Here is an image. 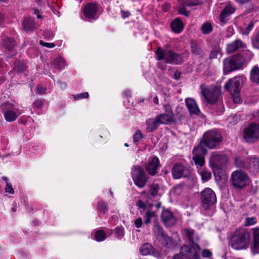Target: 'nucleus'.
<instances>
[{
  "label": "nucleus",
  "instance_id": "8fccbe9b",
  "mask_svg": "<svg viewBox=\"0 0 259 259\" xmlns=\"http://www.w3.org/2000/svg\"><path fill=\"white\" fill-rule=\"evenodd\" d=\"M159 189V187L158 184L152 185L150 188V194L153 196H156Z\"/></svg>",
  "mask_w": 259,
  "mask_h": 259
},
{
  "label": "nucleus",
  "instance_id": "58836bf2",
  "mask_svg": "<svg viewBox=\"0 0 259 259\" xmlns=\"http://www.w3.org/2000/svg\"><path fill=\"white\" fill-rule=\"evenodd\" d=\"M159 240H162L163 243L166 245L168 247L173 246L174 243L172 238L165 234Z\"/></svg>",
  "mask_w": 259,
  "mask_h": 259
},
{
  "label": "nucleus",
  "instance_id": "09e8293b",
  "mask_svg": "<svg viewBox=\"0 0 259 259\" xmlns=\"http://www.w3.org/2000/svg\"><path fill=\"white\" fill-rule=\"evenodd\" d=\"M143 138V135L141 132L138 130L136 131L133 136V140L135 143H137L140 141Z\"/></svg>",
  "mask_w": 259,
  "mask_h": 259
},
{
  "label": "nucleus",
  "instance_id": "cd10ccee",
  "mask_svg": "<svg viewBox=\"0 0 259 259\" xmlns=\"http://www.w3.org/2000/svg\"><path fill=\"white\" fill-rule=\"evenodd\" d=\"M153 246L150 244L146 243L141 246L140 252L143 255H147L153 253Z\"/></svg>",
  "mask_w": 259,
  "mask_h": 259
},
{
  "label": "nucleus",
  "instance_id": "603ef678",
  "mask_svg": "<svg viewBox=\"0 0 259 259\" xmlns=\"http://www.w3.org/2000/svg\"><path fill=\"white\" fill-rule=\"evenodd\" d=\"M254 26L253 23L252 22H250L248 25L245 27V28L242 31V33L243 34L247 35L248 34L250 30L252 29Z\"/></svg>",
  "mask_w": 259,
  "mask_h": 259
},
{
  "label": "nucleus",
  "instance_id": "e433bc0d",
  "mask_svg": "<svg viewBox=\"0 0 259 259\" xmlns=\"http://www.w3.org/2000/svg\"><path fill=\"white\" fill-rule=\"evenodd\" d=\"M201 30L204 34H209L212 31V26L209 23H205L201 26Z\"/></svg>",
  "mask_w": 259,
  "mask_h": 259
},
{
  "label": "nucleus",
  "instance_id": "4468645a",
  "mask_svg": "<svg viewBox=\"0 0 259 259\" xmlns=\"http://www.w3.org/2000/svg\"><path fill=\"white\" fill-rule=\"evenodd\" d=\"M171 173L175 179L186 177L189 175L188 169L180 163H177L174 165L171 169Z\"/></svg>",
  "mask_w": 259,
  "mask_h": 259
},
{
  "label": "nucleus",
  "instance_id": "412c9836",
  "mask_svg": "<svg viewBox=\"0 0 259 259\" xmlns=\"http://www.w3.org/2000/svg\"><path fill=\"white\" fill-rule=\"evenodd\" d=\"M159 124H170L174 121V114L163 113L156 116Z\"/></svg>",
  "mask_w": 259,
  "mask_h": 259
},
{
  "label": "nucleus",
  "instance_id": "1a4fd4ad",
  "mask_svg": "<svg viewBox=\"0 0 259 259\" xmlns=\"http://www.w3.org/2000/svg\"><path fill=\"white\" fill-rule=\"evenodd\" d=\"M200 89L202 94L208 103L213 104L218 101L220 95L218 90L213 89L210 90L205 84L201 85Z\"/></svg>",
  "mask_w": 259,
  "mask_h": 259
},
{
  "label": "nucleus",
  "instance_id": "aec40b11",
  "mask_svg": "<svg viewBox=\"0 0 259 259\" xmlns=\"http://www.w3.org/2000/svg\"><path fill=\"white\" fill-rule=\"evenodd\" d=\"M97 7L93 3H89L86 5L84 8L83 13L84 15L88 19H94L97 13Z\"/></svg>",
  "mask_w": 259,
  "mask_h": 259
},
{
  "label": "nucleus",
  "instance_id": "9d476101",
  "mask_svg": "<svg viewBox=\"0 0 259 259\" xmlns=\"http://www.w3.org/2000/svg\"><path fill=\"white\" fill-rule=\"evenodd\" d=\"M1 108L4 112V117L7 121L12 122L17 118L18 115L14 110L15 106L13 104L9 102L4 103L1 105Z\"/></svg>",
  "mask_w": 259,
  "mask_h": 259
},
{
  "label": "nucleus",
  "instance_id": "f8f14e48",
  "mask_svg": "<svg viewBox=\"0 0 259 259\" xmlns=\"http://www.w3.org/2000/svg\"><path fill=\"white\" fill-rule=\"evenodd\" d=\"M195 246L192 245H184L181 247V252L184 256L191 259H200L199 251L200 247L197 244H195Z\"/></svg>",
  "mask_w": 259,
  "mask_h": 259
},
{
  "label": "nucleus",
  "instance_id": "a19ab883",
  "mask_svg": "<svg viewBox=\"0 0 259 259\" xmlns=\"http://www.w3.org/2000/svg\"><path fill=\"white\" fill-rule=\"evenodd\" d=\"M97 208L99 212L105 213L108 210L107 204L103 201H100L98 203Z\"/></svg>",
  "mask_w": 259,
  "mask_h": 259
},
{
  "label": "nucleus",
  "instance_id": "4c0bfd02",
  "mask_svg": "<svg viewBox=\"0 0 259 259\" xmlns=\"http://www.w3.org/2000/svg\"><path fill=\"white\" fill-rule=\"evenodd\" d=\"M95 238L97 241H102L106 238L105 232L102 230H98L96 232L95 234Z\"/></svg>",
  "mask_w": 259,
  "mask_h": 259
},
{
  "label": "nucleus",
  "instance_id": "423d86ee",
  "mask_svg": "<svg viewBox=\"0 0 259 259\" xmlns=\"http://www.w3.org/2000/svg\"><path fill=\"white\" fill-rule=\"evenodd\" d=\"M243 138L247 143H252L259 140V125L250 123L243 132Z\"/></svg>",
  "mask_w": 259,
  "mask_h": 259
},
{
  "label": "nucleus",
  "instance_id": "ddd939ff",
  "mask_svg": "<svg viewBox=\"0 0 259 259\" xmlns=\"http://www.w3.org/2000/svg\"><path fill=\"white\" fill-rule=\"evenodd\" d=\"M227 161V157L224 154L218 152H213L211 153L209 159L210 166L215 168H221Z\"/></svg>",
  "mask_w": 259,
  "mask_h": 259
},
{
  "label": "nucleus",
  "instance_id": "13d9d810",
  "mask_svg": "<svg viewBox=\"0 0 259 259\" xmlns=\"http://www.w3.org/2000/svg\"><path fill=\"white\" fill-rule=\"evenodd\" d=\"M201 255L204 258H208L212 256V253L209 249H204L202 250Z\"/></svg>",
  "mask_w": 259,
  "mask_h": 259
},
{
  "label": "nucleus",
  "instance_id": "774afa93",
  "mask_svg": "<svg viewBox=\"0 0 259 259\" xmlns=\"http://www.w3.org/2000/svg\"><path fill=\"white\" fill-rule=\"evenodd\" d=\"M137 206L141 208L145 207V204L141 200H138L137 202Z\"/></svg>",
  "mask_w": 259,
  "mask_h": 259
},
{
  "label": "nucleus",
  "instance_id": "bb28decb",
  "mask_svg": "<svg viewBox=\"0 0 259 259\" xmlns=\"http://www.w3.org/2000/svg\"><path fill=\"white\" fill-rule=\"evenodd\" d=\"M171 27L175 33H180L184 28L183 23L180 18H176L171 23Z\"/></svg>",
  "mask_w": 259,
  "mask_h": 259
},
{
  "label": "nucleus",
  "instance_id": "c03bdc74",
  "mask_svg": "<svg viewBox=\"0 0 259 259\" xmlns=\"http://www.w3.org/2000/svg\"><path fill=\"white\" fill-rule=\"evenodd\" d=\"M219 55H221V50L219 48H215L210 52L209 58L210 59L217 58Z\"/></svg>",
  "mask_w": 259,
  "mask_h": 259
},
{
  "label": "nucleus",
  "instance_id": "a878e982",
  "mask_svg": "<svg viewBox=\"0 0 259 259\" xmlns=\"http://www.w3.org/2000/svg\"><path fill=\"white\" fill-rule=\"evenodd\" d=\"M147 126V131L148 132H152L155 131L160 125L156 118L148 119L146 121Z\"/></svg>",
  "mask_w": 259,
  "mask_h": 259
},
{
  "label": "nucleus",
  "instance_id": "f704fd0d",
  "mask_svg": "<svg viewBox=\"0 0 259 259\" xmlns=\"http://www.w3.org/2000/svg\"><path fill=\"white\" fill-rule=\"evenodd\" d=\"M199 172L203 182H205L210 179L211 174L210 171L206 170L205 169H199Z\"/></svg>",
  "mask_w": 259,
  "mask_h": 259
},
{
  "label": "nucleus",
  "instance_id": "864d4df0",
  "mask_svg": "<svg viewBox=\"0 0 259 259\" xmlns=\"http://www.w3.org/2000/svg\"><path fill=\"white\" fill-rule=\"evenodd\" d=\"M185 4L188 7H192L198 5L199 2L198 0H187Z\"/></svg>",
  "mask_w": 259,
  "mask_h": 259
},
{
  "label": "nucleus",
  "instance_id": "6e6d98bb",
  "mask_svg": "<svg viewBox=\"0 0 259 259\" xmlns=\"http://www.w3.org/2000/svg\"><path fill=\"white\" fill-rule=\"evenodd\" d=\"M74 98L75 100H78L80 99L88 98L89 96L88 92H84L76 95H74Z\"/></svg>",
  "mask_w": 259,
  "mask_h": 259
},
{
  "label": "nucleus",
  "instance_id": "0e129e2a",
  "mask_svg": "<svg viewBox=\"0 0 259 259\" xmlns=\"http://www.w3.org/2000/svg\"><path fill=\"white\" fill-rule=\"evenodd\" d=\"M40 44L43 46L49 48H52L55 47V45L53 43L45 42L42 40L40 41Z\"/></svg>",
  "mask_w": 259,
  "mask_h": 259
},
{
  "label": "nucleus",
  "instance_id": "6e6552de",
  "mask_svg": "<svg viewBox=\"0 0 259 259\" xmlns=\"http://www.w3.org/2000/svg\"><path fill=\"white\" fill-rule=\"evenodd\" d=\"M232 184L235 187L242 188L249 183L247 175L242 170H236L231 175Z\"/></svg>",
  "mask_w": 259,
  "mask_h": 259
},
{
  "label": "nucleus",
  "instance_id": "338daca9",
  "mask_svg": "<svg viewBox=\"0 0 259 259\" xmlns=\"http://www.w3.org/2000/svg\"><path fill=\"white\" fill-rule=\"evenodd\" d=\"M172 259H187L186 256H184L183 254H182L181 253H179L178 254L175 255Z\"/></svg>",
  "mask_w": 259,
  "mask_h": 259
},
{
  "label": "nucleus",
  "instance_id": "a18cd8bd",
  "mask_svg": "<svg viewBox=\"0 0 259 259\" xmlns=\"http://www.w3.org/2000/svg\"><path fill=\"white\" fill-rule=\"evenodd\" d=\"M26 69V66L23 63L18 62L16 63L14 70L18 72H23Z\"/></svg>",
  "mask_w": 259,
  "mask_h": 259
},
{
  "label": "nucleus",
  "instance_id": "b1692460",
  "mask_svg": "<svg viewBox=\"0 0 259 259\" xmlns=\"http://www.w3.org/2000/svg\"><path fill=\"white\" fill-rule=\"evenodd\" d=\"M23 28L27 32L33 31L35 29V23L33 19L30 17H27L24 19L23 23Z\"/></svg>",
  "mask_w": 259,
  "mask_h": 259
},
{
  "label": "nucleus",
  "instance_id": "6ab92c4d",
  "mask_svg": "<svg viewBox=\"0 0 259 259\" xmlns=\"http://www.w3.org/2000/svg\"><path fill=\"white\" fill-rule=\"evenodd\" d=\"M235 11V8L230 5H227L221 12L219 18L220 21L225 23L229 19L230 16Z\"/></svg>",
  "mask_w": 259,
  "mask_h": 259
},
{
  "label": "nucleus",
  "instance_id": "473e14b6",
  "mask_svg": "<svg viewBox=\"0 0 259 259\" xmlns=\"http://www.w3.org/2000/svg\"><path fill=\"white\" fill-rule=\"evenodd\" d=\"M16 45L15 41L11 38H6L3 39V46L6 49L10 50L12 49Z\"/></svg>",
  "mask_w": 259,
  "mask_h": 259
},
{
  "label": "nucleus",
  "instance_id": "e2e57ef3",
  "mask_svg": "<svg viewBox=\"0 0 259 259\" xmlns=\"http://www.w3.org/2000/svg\"><path fill=\"white\" fill-rule=\"evenodd\" d=\"M165 111L167 114L174 113L172 108L169 104H165L163 105Z\"/></svg>",
  "mask_w": 259,
  "mask_h": 259
},
{
  "label": "nucleus",
  "instance_id": "393cba45",
  "mask_svg": "<svg viewBox=\"0 0 259 259\" xmlns=\"http://www.w3.org/2000/svg\"><path fill=\"white\" fill-rule=\"evenodd\" d=\"M204 142L201 139L200 143L193 150V155L194 156H204L207 153V149L204 147Z\"/></svg>",
  "mask_w": 259,
  "mask_h": 259
},
{
  "label": "nucleus",
  "instance_id": "5701e85b",
  "mask_svg": "<svg viewBox=\"0 0 259 259\" xmlns=\"http://www.w3.org/2000/svg\"><path fill=\"white\" fill-rule=\"evenodd\" d=\"M247 167L252 171L253 173H257L259 170V158L256 157L249 158L247 164Z\"/></svg>",
  "mask_w": 259,
  "mask_h": 259
},
{
  "label": "nucleus",
  "instance_id": "ea45409f",
  "mask_svg": "<svg viewBox=\"0 0 259 259\" xmlns=\"http://www.w3.org/2000/svg\"><path fill=\"white\" fill-rule=\"evenodd\" d=\"M239 55L244 59V63L245 61H248L250 60L253 56L252 53L249 50L245 51L243 52L242 54Z\"/></svg>",
  "mask_w": 259,
  "mask_h": 259
},
{
  "label": "nucleus",
  "instance_id": "2eb2a0df",
  "mask_svg": "<svg viewBox=\"0 0 259 259\" xmlns=\"http://www.w3.org/2000/svg\"><path fill=\"white\" fill-rule=\"evenodd\" d=\"M161 221L166 226H174L176 222L177 219L173 213L168 210H164L161 214Z\"/></svg>",
  "mask_w": 259,
  "mask_h": 259
},
{
  "label": "nucleus",
  "instance_id": "5fc2aeb1",
  "mask_svg": "<svg viewBox=\"0 0 259 259\" xmlns=\"http://www.w3.org/2000/svg\"><path fill=\"white\" fill-rule=\"evenodd\" d=\"M114 233L117 237H121L124 234L123 229L122 228L116 227L114 230Z\"/></svg>",
  "mask_w": 259,
  "mask_h": 259
},
{
  "label": "nucleus",
  "instance_id": "72a5a7b5",
  "mask_svg": "<svg viewBox=\"0 0 259 259\" xmlns=\"http://www.w3.org/2000/svg\"><path fill=\"white\" fill-rule=\"evenodd\" d=\"M193 159L197 168H199V169H202V167L205 163L204 156L193 155Z\"/></svg>",
  "mask_w": 259,
  "mask_h": 259
},
{
  "label": "nucleus",
  "instance_id": "0eeeda50",
  "mask_svg": "<svg viewBox=\"0 0 259 259\" xmlns=\"http://www.w3.org/2000/svg\"><path fill=\"white\" fill-rule=\"evenodd\" d=\"M202 206L205 210L210 208L217 201V197L214 191L209 188L204 189L201 192L200 197Z\"/></svg>",
  "mask_w": 259,
  "mask_h": 259
},
{
  "label": "nucleus",
  "instance_id": "20e7f679",
  "mask_svg": "<svg viewBox=\"0 0 259 259\" xmlns=\"http://www.w3.org/2000/svg\"><path fill=\"white\" fill-rule=\"evenodd\" d=\"M131 173L133 182L136 186L139 188H143L146 186L149 177L140 166L134 165Z\"/></svg>",
  "mask_w": 259,
  "mask_h": 259
},
{
  "label": "nucleus",
  "instance_id": "3c124183",
  "mask_svg": "<svg viewBox=\"0 0 259 259\" xmlns=\"http://www.w3.org/2000/svg\"><path fill=\"white\" fill-rule=\"evenodd\" d=\"M187 7L185 5V4L183 5L182 7L180 8L179 9V12L180 14L183 15L186 17H188L189 15L190 12L186 10V8Z\"/></svg>",
  "mask_w": 259,
  "mask_h": 259
},
{
  "label": "nucleus",
  "instance_id": "dca6fc26",
  "mask_svg": "<svg viewBox=\"0 0 259 259\" xmlns=\"http://www.w3.org/2000/svg\"><path fill=\"white\" fill-rule=\"evenodd\" d=\"M160 167L159 160L158 157H154L151 161L145 166L148 173L152 176H155L158 172V169Z\"/></svg>",
  "mask_w": 259,
  "mask_h": 259
},
{
  "label": "nucleus",
  "instance_id": "4d7b16f0",
  "mask_svg": "<svg viewBox=\"0 0 259 259\" xmlns=\"http://www.w3.org/2000/svg\"><path fill=\"white\" fill-rule=\"evenodd\" d=\"M252 42L254 48L259 49V32L257 33L254 38L252 40Z\"/></svg>",
  "mask_w": 259,
  "mask_h": 259
},
{
  "label": "nucleus",
  "instance_id": "79ce46f5",
  "mask_svg": "<svg viewBox=\"0 0 259 259\" xmlns=\"http://www.w3.org/2000/svg\"><path fill=\"white\" fill-rule=\"evenodd\" d=\"M154 216L155 213L154 211L148 210L145 213V220L144 221L145 224H149L151 221V219Z\"/></svg>",
  "mask_w": 259,
  "mask_h": 259
},
{
  "label": "nucleus",
  "instance_id": "c756f323",
  "mask_svg": "<svg viewBox=\"0 0 259 259\" xmlns=\"http://www.w3.org/2000/svg\"><path fill=\"white\" fill-rule=\"evenodd\" d=\"M184 231L189 240L194 244L199 240V237L195 234L194 230L191 229H185Z\"/></svg>",
  "mask_w": 259,
  "mask_h": 259
},
{
  "label": "nucleus",
  "instance_id": "49530a36",
  "mask_svg": "<svg viewBox=\"0 0 259 259\" xmlns=\"http://www.w3.org/2000/svg\"><path fill=\"white\" fill-rule=\"evenodd\" d=\"M235 164L236 166L238 167H247V164H246L240 157L236 158Z\"/></svg>",
  "mask_w": 259,
  "mask_h": 259
},
{
  "label": "nucleus",
  "instance_id": "69168bd1",
  "mask_svg": "<svg viewBox=\"0 0 259 259\" xmlns=\"http://www.w3.org/2000/svg\"><path fill=\"white\" fill-rule=\"evenodd\" d=\"M143 224L142 219L141 218H138L135 221V225L137 228H140Z\"/></svg>",
  "mask_w": 259,
  "mask_h": 259
},
{
  "label": "nucleus",
  "instance_id": "2f4dec72",
  "mask_svg": "<svg viewBox=\"0 0 259 259\" xmlns=\"http://www.w3.org/2000/svg\"><path fill=\"white\" fill-rule=\"evenodd\" d=\"M250 79L252 81L259 83V68L255 66L250 71Z\"/></svg>",
  "mask_w": 259,
  "mask_h": 259
},
{
  "label": "nucleus",
  "instance_id": "f257e3e1",
  "mask_svg": "<svg viewBox=\"0 0 259 259\" xmlns=\"http://www.w3.org/2000/svg\"><path fill=\"white\" fill-rule=\"evenodd\" d=\"M250 243V236L249 232L244 228L236 229L232 235L230 245L234 249H246Z\"/></svg>",
  "mask_w": 259,
  "mask_h": 259
},
{
  "label": "nucleus",
  "instance_id": "7c9ffc66",
  "mask_svg": "<svg viewBox=\"0 0 259 259\" xmlns=\"http://www.w3.org/2000/svg\"><path fill=\"white\" fill-rule=\"evenodd\" d=\"M153 231L158 239L165 234L162 228L156 222H154Z\"/></svg>",
  "mask_w": 259,
  "mask_h": 259
},
{
  "label": "nucleus",
  "instance_id": "680f3d73",
  "mask_svg": "<svg viewBox=\"0 0 259 259\" xmlns=\"http://www.w3.org/2000/svg\"><path fill=\"white\" fill-rule=\"evenodd\" d=\"M5 191L6 192L11 194H13L14 193V190L12 187V186L9 182H7Z\"/></svg>",
  "mask_w": 259,
  "mask_h": 259
},
{
  "label": "nucleus",
  "instance_id": "39448f33",
  "mask_svg": "<svg viewBox=\"0 0 259 259\" xmlns=\"http://www.w3.org/2000/svg\"><path fill=\"white\" fill-rule=\"evenodd\" d=\"M204 145L209 149L217 147L223 140L221 134L215 130H210L205 132L202 139Z\"/></svg>",
  "mask_w": 259,
  "mask_h": 259
},
{
  "label": "nucleus",
  "instance_id": "37998d69",
  "mask_svg": "<svg viewBox=\"0 0 259 259\" xmlns=\"http://www.w3.org/2000/svg\"><path fill=\"white\" fill-rule=\"evenodd\" d=\"M184 185L179 184L176 185L173 188V191L175 194L180 195L183 191Z\"/></svg>",
  "mask_w": 259,
  "mask_h": 259
},
{
  "label": "nucleus",
  "instance_id": "f3484780",
  "mask_svg": "<svg viewBox=\"0 0 259 259\" xmlns=\"http://www.w3.org/2000/svg\"><path fill=\"white\" fill-rule=\"evenodd\" d=\"M186 105L191 115H198L200 113L199 108L196 101L192 98H187L185 100Z\"/></svg>",
  "mask_w": 259,
  "mask_h": 259
},
{
  "label": "nucleus",
  "instance_id": "a211bd4d",
  "mask_svg": "<svg viewBox=\"0 0 259 259\" xmlns=\"http://www.w3.org/2000/svg\"><path fill=\"white\" fill-rule=\"evenodd\" d=\"M245 47L244 43L241 40L237 39L227 45L226 52L227 54H232L240 49L244 48Z\"/></svg>",
  "mask_w": 259,
  "mask_h": 259
},
{
  "label": "nucleus",
  "instance_id": "de8ad7c7",
  "mask_svg": "<svg viewBox=\"0 0 259 259\" xmlns=\"http://www.w3.org/2000/svg\"><path fill=\"white\" fill-rule=\"evenodd\" d=\"M257 222V220L255 217H247L245 219V225L249 226L254 225Z\"/></svg>",
  "mask_w": 259,
  "mask_h": 259
},
{
  "label": "nucleus",
  "instance_id": "f03ea898",
  "mask_svg": "<svg viewBox=\"0 0 259 259\" xmlns=\"http://www.w3.org/2000/svg\"><path fill=\"white\" fill-rule=\"evenodd\" d=\"M157 60H164L165 63L171 64H178L183 62L181 55L170 49H163L158 47L156 51Z\"/></svg>",
  "mask_w": 259,
  "mask_h": 259
},
{
  "label": "nucleus",
  "instance_id": "c85d7f7f",
  "mask_svg": "<svg viewBox=\"0 0 259 259\" xmlns=\"http://www.w3.org/2000/svg\"><path fill=\"white\" fill-rule=\"evenodd\" d=\"M191 51L195 55L202 57L203 55V50L200 46L195 42H191Z\"/></svg>",
  "mask_w": 259,
  "mask_h": 259
},
{
  "label": "nucleus",
  "instance_id": "052dcab7",
  "mask_svg": "<svg viewBox=\"0 0 259 259\" xmlns=\"http://www.w3.org/2000/svg\"><path fill=\"white\" fill-rule=\"evenodd\" d=\"M232 96V98H233V102L235 103H240L241 102V99H240V95H239V93H234V94H231Z\"/></svg>",
  "mask_w": 259,
  "mask_h": 259
},
{
  "label": "nucleus",
  "instance_id": "c9c22d12",
  "mask_svg": "<svg viewBox=\"0 0 259 259\" xmlns=\"http://www.w3.org/2000/svg\"><path fill=\"white\" fill-rule=\"evenodd\" d=\"M53 64L55 68L61 69L65 66V61L63 58L59 57L55 59Z\"/></svg>",
  "mask_w": 259,
  "mask_h": 259
},
{
  "label": "nucleus",
  "instance_id": "9b49d317",
  "mask_svg": "<svg viewBox=\"0 0 259 259\" xmlns=\"http://www.w3.org/2000/svg\"><path fill=\"white\" fill-rule=\"evenodd\" d=\"M243 83L241 76H236L230 79L225 85V88L230 94L240 93L241 87Z\"/></svg>",
  "mask_w": 259,
  "mask_h": 259
},
{
  "label": "nucleus",
  "instance_id": "7ed1b4c3",
  "mask_svg": "<svg viewBox=\"0 0 259 259\" xmlns=\"http://www.w3.org/2000/svg\"><path fill=\"white\" fill-rule=\"evenodd\" d=\"M244 64V59L240 55L229 57L223 60V71L225 74L239 69Z\"/></svg>",
  "mask_w": 259,
  "mask_h": 259
},
{
  "label": "nucleus",
  "instance_id": "bf43d9fd",
  "mask_svg": "<svg viewBox=\"0 0 259 259\" xmlns=\"http://www.w3.org/2000/svg\"><path fill=\"white\" fill-rule=\"evenodd\" d=\"M47 90V88L46 87H44L40 85H38L36 87V94L39 95H43L46 93Z\"/></svg>",
  "mask_w": 259,
  "mask_h": 259
},
{
  "label": "nucleus",
  "instance_id": "4be33fe9",
  "mask_svg": "<svg viewBox=\"0 0 259 259\" xmlns=\"http://www.w3.org/2000/svg\"><path fill=\"white\" fill-rule=\"evenodd\" d=\"M253 232V244L251 248L253 254L259 253V228H254Z\"/></svg>",
  "mask_w": 259,
  "mask_h": 259
}]
</instances>
